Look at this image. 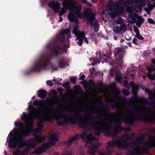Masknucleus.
Wrapping results in <instances>:
<instances>
[{
  "label": "nucleus",
  "mask_w": 155,
  "mask_h": 155,
  "mask_svg": "<svg viewBox=\"0 0 155 155\" xmlns=\"http://www.w3.org/2000/svg\"><path fill=\"white\" fill-rule=\"evenodd\" d=\"M132 42L133 43H135L136 44H137L139 43L138 40H137V39L136 38H134L133 39Z\"/></svg>",
  "instance_id": "obj_22"
},
{
  "label": "nucleus",
  "mask_w": 155,
  "mask_h": 155,
  "mask_svg": "<svg viewBox=\"0 0 155 155\" xmlns=\"http://www.w3.org/2000/svg\"><path fill=\"white\" fill-rule=\"evenodd\" d=\"M4 154L5 155H7V153L5 151H4Z\"/></svg>",
  "instance_id": "obj_34"
},
{
  "label": "nucleus",
  "mask_w": 155,
  "mask_h": 155,
  "mask_svg": "<svg viewBox=\"0 0 155 155\" xmlns=\"http://www.w3.org/2000/svg\"><path fill=\"white\" fill-rule=\"evenodd\" d=\"M74 140V138H72L70 139L69 142H68H68H72Z\"/></svg>",
  "instance_id": "obj_27"
},
{
  "label": "nucleus",
  "mask_w": 155,
  "mask_h": 155,
  "mask_svg": "<svg viewBox=\"0 0 155 155\" xmlns=\"http://www.w3.org/2000/svg\"><path fill=\"white\" fill-rule=\"evenodd\" d=\"M137 18H138V20L136 23V25L140 27V24L143 23L144 21V19L143 17H139L138 16Z\"/></svg>",
  "instance_id": "obj_10"
},
{
  "label": "nucleus",
  "mask_w": 155,
  "mask_h": 155,
  "mask_svg": "<svg viewBox=\"0 0 155 155\" xmlns=\"http://www.w3.org/2000/svg\"><path fill=\"white\" fill-rule=\"evenodd\" d=\"M41 124V123L38 124V127L40 126H39V124Z\"/></svg>",
  "instance_id": "obj_36"
},
{
  "label": "nucleus",
  "mask_w": 155,
  "mask_h": 155,
  "mask_svg": "<svg viewBox=\"0 0 155 155\" xmlns=\"http://www.w3.org/2000/svg\"><path fill=\"white\" fill-rule=\"evenodd\" d=\"M49 6L52 8L55 12H58L60 8V4L58 2L55 3L53 1L49 4Z\"/></svg>",
  "instance_id": "obj_4"
},
{
  "label": "nucleus",
  "mask_w": 155,
  "mask_h": 155,
  "mask_svg": "<svg viewBox=\"0 0 155 155\" xmlns=\"http://www.w3.org/2000/svg\"><path fill=\"white\" fill-rule=\"evenodd\" d=\"M123 94L125 95H128L130 94V92L129 91L125 89L123 90Z\"/></svg>",
  "instance_id": "obj_21"
},
{
  "label": "nucleus",
  "mask_w": 155,
  "mask_h": 155,
  "mask_svg": "<svg viewBox=\"0 0 155 155\" xmlns=\"http://www.w3.org/2000/svg\"><path fill=\"white\" fill-rule=\"evenodd\" d=\"M36 132L37 133H38V131H37V130H36ZM39 133H40V132H39Z\"/></svg>",
  "instance_id": "obj_37"
},
{
  "label": "nucleus",
  "mask_w": 155,
  "mask_h": 155,
  "mask_svg": "<svg viewBox=\"0 0 155 155\" xmlns=\"http://www.w3.org/2000/svg\"><path fill=\"white\" fill-rule=\"evenodd\" d=\"M126 30V27L124 25H121L120 27L115 26L113 29V31L116 33H119L122 31H125Z\"/></svg>",
  "instance_id": "obj_5"
},
{
  "label": "nucleus",
  "mask_w": 155,
  "mask_h": 155,
  "mask_svg": "<svg viewBox=\"0 0 155 155\" xmlns=\"http://www.w3.org/2000/svg\"><path fill=\"white\" fill-rule=\"evenodd\" d=\"M9 147H10V148H12V147L11 146H9Z\"/></svg>",
  "instance_id": "obj_39"
},
{
  "label": "nucleus",
  "mask_w": 155,
  "mask_h": 155,
  "mask_svg": "<svg viewBox=\"0 0 155 155\" xmlns=\"http://www.w3.org/2000/svg\"><path fill=\"white\" fill-rule=\"evenodd\" d=\"M134 149V153L137 154L140 153V151L141 150V147L139 146L135 145V146L133 147Z\"/></svg>",
  "instance_id": "obj_8"
},
{
  "label": "nucleus",
  "mask_w": 155,
  "mask_h": 155,
  "mask_svg": "<svg viewBox=\"0 0 155 155\" xmlns=\"http://www.w3.org/2000/svg\"><path fill=\"white\" fill-rule=\"evenodd\" d=\"M145 91L147 92H150V91L148 90V89H146L145 90Z\"/></svg>",
  "instance_id": "obj_31"
},
{
  "label": "nucleus",
  "mask_w": 155,
  "mask_h": 155,
  "mask_svg": "<svg viewBox=\"0 0 155 155\" xmlns=\"http://www.w3.org/2000/svg\"><path fill=\"white\" fill-rule=\"evenodd\" d=\"M134 31L136 33V35L140 34V32L139 31L138 29L136 26H135L134 27Z\"/></svg>",
  "instance_id": "obj_15"
},
{
  "label": "nucleus",
  "mask_w": 155,
  "mask_h": 155,
  "mask_svg": "<svg viewBox=\"0 0 155 155\" xmlns=\"http://www.w3.org/2000/svg\"><path fill=\"white\" fill-rule=\"evenodd\" d=\"M81 7L80 5H78L77 8H74L70 9L72 10V12H71L68 15V18L71 21H75L78 22V20L75 18L74 15L73 13L75 14L78 17L81 18L82 17V14L80 13V11Z\"/></svg>",
  "instance_id": "obj_2"
},
{
  "label": "nucleus",
  "mask_w": 155,
  "mask_h": 155,
  "mask_svg": "<svg viewBox=\"0 0 155 155\" xmlns=\"http://www.w3.org/2000/svg\"><path fill=\"white\" fill-rule=\"evenodd\" d=\"M91 136H90L89 137H88L86 139H85L84 138V137H83V140L84 141H86L87 143H88L89 142V139H90V138L91 137Z\"/></svg>",
  "instance_id": "obj_17"
},
{
  "label": "nucleus",
  "mask_w": 155,
  "mask_h": 155,
  "mask_svg": "<svg viewBox=\"0 0 155 155\" xmlns=\"http://www.w3.org/2000/svg\"><path fill=\"white\" fill-rule=\"evenodd\" d=\"M44 139V137H41L40 136H38L35 138V139L34 140L33 139H31V141H34L35 142H41L43 139Z\"/></svg>",
  "instance_id": "obj_11"
},
{
  "label": "nucleus",
  "mask_w": 155,
  "mask_h": 155,
  "mask_svg": "<svg viewBox=\"0 0 155 155\" xmlns=\"http://www.w3.org/2000/svg\"><path fill=\"white\" fill-rule=\"evenodd\" d=\"M86 18L90 22L91 24L93 26L97 23V19L94 18V16L89 15L86 16Z\"/></svg>",
  "instance_id": "obj_6"
},
{
  "label": "nucleus",
  "mask_w": 155,
  "mask_h": 155,
  "mask_svg": "<svg viewBox=\"0 0 155 155\" xmlns=\"http://www.w3.org/2000/svg\"><path fill=\"white\" fill-rule=\"evenodd\" d=\"M136 37L137 38L141 40H142L144 39V38L140 35V34H138V35H136Z\"/></svg>",
  "instance_id": "obj_16"
},
{
  "label": "nucleus",
  "mask_w": 155,
  "mask_h": 155,
  "mask_svg": "<svg viewBox=\"0 0 155 155\" xmlns=\"http://www.w3.org/2000/svg\"><path fill=\"white\" fill-rule=\"evenodd\" d=\"M117 36H114V39L115 40H117Z\"/></svg>",
  "instance_id": "obj_32"
},
{
  "label": "nucleus",
  "mask_w": 155,
  "mask_h": 155,
  "mask_svg": "<svg viewBox=\"0 0 155 155\" xmlns=\"http://www.w3.org/2000/svg\"><path fill=\"white\" fill-rule=\"evenodd\" d=\"M98 29V27L97 26H95L94 28V30L96 31V32H97Z\"/></svg>",
  "instance_id": "obj_26"
},
{
  "label": "nucleus",
  "mask_w": 155,
  "mask_h": 155,
  "mask_svg": "<svg viewBox=\"0 0 155 155\" xmlns=\"http://www.w3.org/2000/svg\"><path fill=\"white\" fill-rule=\"evenodd\" d=\"M138 17V15L136 14H133L130 15L127 18L128 21L131 23H135L136 21V18Z\"/></svg>",
  "instance_id": "obj_7"
},
{
  "label": "nucleus",
  "mask_w": 155,
  "mask_h": 155,
  "mask_svg": "<svg viewBox=\"0 0 155 155\" xmlns=\"http://www.w3.org/2000/svg\"><path fill=\"white\" fill-rule=\"evenodd\" d=\"M150 142L153 144V146H155V137L151 136L150 138Z\"/></svg>",
  "instance_id": "obj_13"
},
{
  "label": "nucleus",
  "mask_w": 155,
  "mask_h": 155,
  "mask_svg": "<svg viewBox=\"0 0 155 155\" xmlns=\"http://www.w3.org/2000/svg\"><path fill=\"white\" fill-rule=\"evenodd\" d=\"M65 13V12H60L59 13V14L60 15H62Z\"/></svg>",
  "instance_id": "obj_28"
},
{
  "label": "nucleus",
  "mask_w": 155,
  "mask_h": 155,
  "mask_svg": "<svg viewBox=\"0 0 155 155\" xmlns=\"http://www.w3.org/2000/svg\"><path fill=\"white\" fill-rule=\"evenodd\" d=\"M60 20L59 21H62L63 20V19L61 17H60Z\"/></svg>",
  "instance_id": "obj_30"
},
{
  "label": "nucleus",
  "mask_w": 155,
  "mask_h": 155,
  "mask_svg": "<svg viewBox=\"0 0 155 155\" xmlns=\"http://www.w3.org/2000/svg\"><path fill=\"white\" fill-rule=\"evenodd\" d=\"M153 64H154L155 65V63H153Z\"/></svg>",
  "instance_id": "obj_41"
},
{
  "label": "nucleus",
  "mask_w": 155,
  "mask_h": 155,
  "mask_svg": "<svg viewBox=\"0 0 155 155\" xmlns=\"http://www.w3.org/2000/svg\"><path fill=\"white\" fill-rule=\"evenodd\" d=\"M137 8H135L134 9L135 11L136 12H137L138 11H139L140 10V6H137Z\"/></svg>",
  "instance_id": "obj_24"
},
{
  "label": "nucleus",
  "mask_w": 155,
  "mask_h": 155,
  "mask_svg": "<svg viewBox=\"0 0 155 155\" xmlns=\"http://www.w3.org/2000/svg\"><path fill=\"white\" fill-rule=\"evenodd\" d=\"M80 34L81 35L83 39H84V41L88 44V41L87 40V38L85 36L84 32L83 31H81L80 32Z\"/></svg>",
  "instance_id": "obj_12"
},
{
  "label": "nucleus",
  "mask_w": 155,
  "mask_h": 155,
  "mask_svg": "<svg viewBox=\"0 0 155 155\" xmlns=\"http://www.w3.org/2000/svg\"><path fill=\"white\" fill-rule=\"evenodd\" d=\"M13 155H15V153H13Z\"/></svg>",
  "instance_id": "obj_38"
},
{
  "label": "nucleus",
  "mask_w": 155,
  "mask_h": 155,
  "mask_svg": "<svg viewBox=\"0 0 155 155\" xmlns=\"http://www.w3.org/2000/svg\"><path fill=\"white\" fill-rule=\"evenodd\" d=\"M118 74H119V78H120V77H121V74L120 73H118Z\"/></svg>",
  "instance_id": "obj_33"
},
{
  "label": "nucleus",
  "mask_w": 155,
  "mask_h": 155,
  "mask_svg": "<svg viewBox=\"0 0 155 155\" xmlns=\"http://www.w3.org/2000/svg\"><path fill=\"white\" fill-rule=\"evenodd\" d=\"M81 1L82 2L84 3H87V0H81Z\"/></svg>",
  "instance_id": "obj_29"
},
{
  "label": "nucleus",
  "mask_w": 155,
  "mask_h": 155,
  "mask_svg": "<svg viewBox=\"0 0 155 155\" xmlns=\"http://www.w3.org/2000/svg\"><path fill=\"white\" fill-rule=\"evenodd\" d=\"M88 153L91 154H93L94 153V151L92 149L90 150H89L88 151Z\"/></svg>",
  "instance_id": "obj_25"
},
{
  "label": "nucleus",
  "mask_w": 155,
  "mask_h": 155,
  "mask_svg": "<svg viewBox=\"0 0 155 155\" xmlns=\"http://www.w3.org/2000/svg\"><path fill=\"white\" fill-rule=\"evenodd\" d=\"M122 142H118L117 143V147L120 148H124V146L122 145Z\"/></svg>",
  "instance_id": "obj_20"
},
{
  "label": "nucleus",
  "mask_w": 155,
  "mask_h": 155,
  "mask_svg": "<svg viewBox=\"0 0 155 155\" xmlns=\"http://www.w3.org/2000/svg\"><path fill=\"white\" fill-rule=\"evenodd\" d=\"M46 84L50 86H52L53 84L51 81H47L46 82Z\"/></svg>",
  "instance_id": "obj_23"
},
{
  "label": "nucleus",
  "mask_w": 155,
  "mask_h": 155,
  "mask_svg": "<svg viewBox=\"0 0 155 155\" xmlns=\"http://www.w3.org/2000/svg\"><path fill=\"white\" fill-rule=\"evenodd\" d=\"M57 140L58 139L56 137H51L49 142L45 143H44L41 148L37 149L36 150L35 153L37 154L41 153L45 151L50 147L54 145L55 143Z\"/></svg>",
  "instance_id": "obj_1"
},
{
  "label": "nucleus",
  "mask_w": 155,
  "mask_h": 155,
  "mask_svg": "<svg viewBox=\"0 0 155 155\" xmlns=\"http://www.w3.org/2000/svg\"><path fill=\"white\" fill-rule=\"evenodd\" d=\"M47 93V92L45 90H41L39 91L38 96L41 98H44Z\"/></svg>",
  "instance_id": "obj_9"
},
{
  "label": "nucleus",
  "mask_w": 155,
  "mask_h": 155,
  "mask_svg": "<svg viewBox=\"0 0 155 155\" xmlns=\"http://www.w3.org/2000/svg\"><path fill=\"white\" fill-rule=\"evenodd\" d=\"M109 16L112 18H114L115 17L117 16V14H113L112 13H109Z\"/></svg>",
  "instance_id": "obj_18"
},
{
  "label": "nucleus",
  "mask_w": 155,
  "mask_h": 155,
  "mask_svg": "<svg viewBox=\"0 0 155 155\" xmlns=\"http://www.w3.org/2000/svg\"><path fill=\"white\" fill-rule=\"evenodd\" d=\"M66 31H67V32H68L69 31V29H66Z\"/></svg>",
  "instance_id": "obj_35"
},
{
  "label": "nucleus",
  "mask_w": 155,
  "mask_h": 155,
  "mask_svg": "<svg viewBox=\"0 0 155 155\" xmlns=\"http://www.w3.org/2000/svg\"><path fill=\"white\" fill-rule=\"evenodd\" d=\"M92 2H94L93 0H92Z\"/></svg>",
  "instance_id": "obj_40"
},
{
  "label": "nucleus",
  "mask_w": 155,
  "mask_h": 155,
  "mask_svg": "<svg viewBox=\"0 0 155 155\" xmlns=\"http://www.w3.org/2000/svg\"><path fill=\"white\" fill-rule=\"evenodd\" d=\"M91 40L95 42H97V38L96 36L95 35H93L91 36Z\"/></svg>",
  "instance_id": "obj_14"
},
{
  "label": "nucleus",
  "mask_w": 155,
  "mask_h": 155,
  "mask_svg": "<svg viewBox=\"0 0 155 155\" xmlns=\"http://www.w3.org/2000/svg\"><path fill=\"white\" fill-rule=\"evenodd\" d=\"M73 33L76 36H78L77 40L79 39L78 41V43L80 46L82 45L83 43V40L82 39V36L81 34H80V32H79L78 27H75L74 28Z\"/></svg>",
  "instance_id": "obj_3"
},
{
  "label": "nucleus",
  "mask_w": 155,
  "mask_h": 155,
  "mask_svg": "<svg viewBox=\"0 0 155 155\" xmlns=\"http://www.w3.org/2000/svg\"><path fill=\"white\" fill-rule=\"evenodd\" d=\"M148 21L149 23L152 24H155V22L154 21L150 18H148Z\"/></svg>",
  "instance_id": "obj_19"
}]
</instances>
